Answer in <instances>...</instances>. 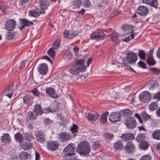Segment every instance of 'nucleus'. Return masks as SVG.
<instances>
[{
    "instance_id": "f257e3e1",
    "label": "nucleus",
    "mask_w": 160,
    "mask_h": 160,
    "mask_svg": "<svg viewBox=\"0 0 160 160\" xmlns=\"http://www.w3.org/2000/svg\"><path fill=\"white\" fill-rule=\"evenodd\" d=\"M84 62L83 59H79L75 60V63L70 68V73L73 75H77L82 71L85 68Z\"/></svg>"
},
{
    "instance_id": "f03ea898",
    "label": "nucleus",
    "mask_w": 160,
    "mask_h": 160,
    "mask_svg": "<svg viewBox=\"0 0 160 160\" xmlns=\"http://www.w3.org/2000/svg\"><path fill=\"white\" fill-rule=\"evenodd\" d=\"M91 150L90 146L85 142L79 143L77 148V152L80 155H88Z\"/></svg>"
},
{
    "instance_id": "7ed1b4c3",
    "label": "nucleus",
    "mask_w": 160,
    "mask_h": 160,
    "mask_svg": "<svg viewBox=\"0 0 160 160\" xmlns=\"http://www.w3.org/2000/svg\"><path fill=\"white\" fill-rule=\"evenodd\" d=\"M125 124L127 128L132 129L136 127L137 123L136 120L133 117L129 116L125 120Z\"/></svg>"
},
{
    "instance_id": "20e7f679",
    "label": "nucleus",
    "mask_w": 160,
    "mask_h": 160,
    "mask_svg": "<svg viewBox=\"0 0 160 160\" xmlns=\"http://www.w3.org/2000/svg\"><path fill=\"white\" fill-rule=\"evenodd\" d=\"M139 98L141 102L148 103L151 99V95L148 92L145 91L139 95Z\"/></svg>"
},
{
    "instance_id": "39448f33",
    "label": "nucleus",
    "mask_w": 160,
    "mask_h": 160,
    "mask_svg": "<svg viewBox=\"0 0 160 160\" xmlns=\"http://www.w3.org/2000/svg\"><path fill=\"white\" fill-rule=\"evenodd\" d=\"M125 151L129 154L133 153L136 149L134 144L131 142H128L124 147Z\"/></svg>"
},
{
    "instance_id": "423d86ee",
    "label": "nucleus",
    "mask_w": 160,
    "mask_h": 160,
    "mask_svg": "<svg viewBox=\"0 0 160 160\" xmlns=\"http://www.w3.org/2000/svg\"><path fill=\"white\" fill-rule=\"evenodd\" d=\"M106 36L102 32H94L91 34L90 38L92 39L100 40L104 39Z\"/></svg>"
},
{
    "instance_id": "0eeeda50",
    "label": "nucleus",
    "mask_w": 160,
    "mask_h": 160,
    "mask_svg": "<svg viewBox=\"0 0 160 160\" xmlns=\"http://www.w3.org/2000/svg\"><path fill=\"white\" fill-rule=\"evenodd\" d=\"M16 21L12 19L7 20L5 24V29L7 31H12L15 28Z\"/></svg>"
},
{
    "instance_id": "6e6552de",
    "label": "nucleus",
    "mask_w": 160,
    "mask_h": 160,
    "mask_svg": "<svg viewBox=\"0 0 160 160\" xmlns=\"http://www.w3.org/2000/svg\"><path fill=\"white\" fill-rule=\"evenodd\" d=\"M126 59L129 63L133 64L136 62L138 59V57L136 53L129 52L127 54Z\"/></svg>"
},
{
    "instance_id": "1a4fd4ad",
    "label": "nucleus",
    "mask_w": 160,
    "mask_h": 160,
    "mask_svg": "<svg viewBox=\"0 0 160 160\" xmlns=\"http://www.w3.org/2000/svg\"><path fill=\"white\" fill-rule=\"evenodd\" d=\"M40 8L42 10L40 11L41 14H44L45 12V10L48 8L49 6V2L48 0H39Z\"/></svg>"
},
{
    "instance_id": "9d476101",
    "label": "nucleus",
    "mask_w": 160,
    "mask_h": 160,
    "mask_svg": "<svg viewBox=\"0 0 160 160\" xmlns=\"http://www.w3.org/2000/svg\"><path fill=\"white\" fill-rule=\"evenodd\" d=\"M59 145V143L57 141H50L47 142V147L51 151L57 150L58 148Z\"/></svg>"
},
{
    "instance_id": "9b49d317",
    "label": "nucleus",
    "mask_w": 160,
    "mask_h": 160,
    "mask_svg": "<svg viewBox=\"0 0 160 160\" xmlns=\"http://www.w3.org/2000/svg\"><path fill=\"white\" fill-rule=\"evenodd\" d=\"M121 114L119 112H112L110 116H109V119L112 122H115L119 120L121 117Z\"/></svg>"
},
{
    "instance_id": "f8f14e48",
    "label": "nucleus",
    "mask_w": 160,
    "mask_h": 160,
    "mask_svg": "<svg viewBox=\"0 0 160 160\" xmlns=\"http://www.w3.org/2000/svg\"><path fill=\"white\" fill-rule=\"evenodd\" d=\"M148 10L147 8L142 6H139L138 8L137 12L141 16L145 17L148 13Z\"/></svg>"
},
{
    "instance_id": "ddd939ff",
    "label": "nucleus",
    "mask_w": 160,
    "mask_h": 160,
    "mask_svg": "<svg viewBox=\"0 0 160 160\" xmlns=\"http://www.w3.org/2000/svg\"><path fill=\"white\" fill-rule=\"evenodd\" d=\"M36 138L37 141L42 144L44 143L46 141L44 134L41 131H38L35 134Z\"/></svg>"
},
{
    "instance_id": "4468645a",
    "label": "nucleus",
    "mask_w": 160,
    "mask_h": 160,
    "mask_svg": "<svg viewBox=\"0 0 160 160\" xmlns=\"http://www.w3.org/2000/svg\"><path fill=\"white\" fill-rule=\"evenodd\" d=\"M134 117L138 119L140 123L142 124L143 123L142 118L143 121H146L150 118V116L145 112L142 113L141 116L138 114L136 113L134 115Z\"/></svg>"
},
{
    "instance_id": "2eb2a0df",
    "label": "nucleus",
    "mask_w": 160,
    "mask_h": 160,
    "mask_svg": "<svg viewBox=\"0 0 160 160\" xmlns=\"http://www.w3.org/2000/svg\"><path fill=\"white\" fill-rule=\"evenodd\" d=\"M121 139L125 141H132L134 139L135 136L132 133H128L122 134L120 136Z\"/></svg>"
},
{
    "instance_id": "dca6fc26",
    "label": "nucleus",
    "mask_w": 160,
    "mask_h": 160,
    "mask_svg": "<svg viewBox=\"0 0 160 160\" xmlns=\"http://www.w3.org/2000/svg\"><path fill=\"white\" fill-rule=\"evenodd\" d=\"M58 138L60 141L63 142L69 140L71 138V136L69 133L62 132L59 134Z\"/></svg>"
},
{
    "instance_id": "f3484780",
    "label": "nucleus",
    "mask_w": 160,
    "mask_h": 160,
    "mask_svg": "<svg viewBox=\"0 0 160 160\" xmlns=\"http://www.w3.org/2000/svg\"><path fill=\"white\" fill-rule=\"evenodd\" d=\"M46 92L49 97L53 98H57L58 97V96L57 95L54 89L52 88H47L46 90Z\"/></svg>"
},
{
    "instance_id": "a211bd4d",
    "label": "nucleus",
    "mask_w": 160,
    "mask_h": 160,
    "mask_svg": "<svg viewBox=\"0 0 160 160\" xmlns=\"http://www.w3.org/2000/svg\"><path fill=\"white\" fill-rule=\"evenodd\" d=\"M38 71L39 73L42 75H45L48 71V67L47 64L42 63L39 66Z\"/></svg>"
},
{
    "instance_id": "6ab92c4d",
    "label": "nucleus",
    "mask_w": 160,
    "mask_h": 160,
    "mask_svg": "<svg viewBox=\"0 0 160 160\" xmlns=\"http://www.w3.org/2000/svg\"><path fill=\"white\" fill-rule=\"evenodd\" d=\"M1 142L4 143L8 144L11 142V140L9 134L4 133L1 138Z\"/></svg>"
},
{
    "instance_id": "aec40b11",
    "label": "nucleus",
    "mask_w": 160,
    "mask_h": 160,
    "mask_svg": "<svg viewBox=\"0 0 160 160\" xmlns=\"http://www.w3.org/2000/svg\"><path fill=\"white\" fill-rule=\"evenodd\" d=\"M142 2L156 8H158V4L157 0H142Z\"/></svg>"
},
{
    "instance_id": "412c9836",
    "label": "nucleus",
    "mask_w": 160,
    "mask_h": 160,
    "mask_svg": "<svg viewBox=\"0 0 160 160\" xmlns=\"http://www.w3.org/2000/svg\"><path fill=\"white\" fill-rule=\"evenodd\" d=\"M33 111L34 112L37 114V115H41L44 113L41 106L38 104L35 105Z\"/></svg>"
},
{
    "instance_id": "4be33fe9",
    "label": "nucleus",
    "mask_w": 160,
    "mask_h": 160,
    "mask_svg": "<svg viewBox=\"0 0 160 160\" xmlns=\"http://www.w3.org/2000/svg\"><path fill=\"white\" fill-rule=\"evenodd\" d=\"M14 138L16 141L19 143H22L23 141V137L20 132H18L15 134Z\"/></svg>"
},
{
    "instance_id": "5701e85b",
    "label": "nucleus",
    "mask_w": 160,
    "mask_h": 160,
    "mask_svg": "<svg viewBox=\"0 0 160 160\" xmlns=\"http://www.w3.org/2000/svg\"><path fill=\"white\" fill-rule=\"evenodd\" d=\"M110 37L112 40L117 43H119L120 40L118 38V34L116 32H113L110 34Z\"/></svg>"
},
{
    "instance_id": "b1692460",
    "label": "nucleus",
    "mask_w": 160,
    "mask_h": 160,
    "mask_svg": "<svg viewBox=\"0 0 160 160\" xmlns=\"http://www.w3.org/2000/svg\"><path fill=\"white\" fill-rule=\"evenodd\" d=\"M133 28L132 26H129L128 25H123L122 26V28L123 30L125 31H128L130 30V31L129 32L130 33L131 31V39H133L134 38V37L135 36V34H132V28Z\"/></svg>"
},
{
    "instance_id": "393cba45",
    "label": "nucleus",
    "mask_w": 160,
    "mask_h": 160,
    "mask_svg": "<svg viewBox=\"0 0 160 160\" xmlns=\"http://www.w3.org/2000/svg\"><path fill=\"white\" fill-rule=\"evenodd\" d=\"M32 98L29 95L25 96L23 98L24 102L28 105H31L32 104Z\"/></svg>"
},
{
    "instance_id": "a878e982",
    "label": "nucleus",
    "mask_w": 160,
    "mask_h": 160,
    "mask_svg": "<svg viewBox=\"0 0 160 160\" xmlns=\"http://www.w3.org/2000/svg\"><path fill=\"white\" fill-rule=\"evenodd\" d=\"M37 115L35 113L33 112L32 111L28 112L27 115V119L29 120H35L37 116Z\"/></svg>"
},
{
    "instance_id": "bb28decb",
    "label": "nucleus",
    "mask_w": 160,
    "mask_h": 160,
    "mask_svg": "<svg viewBox=\"0 0 160 160\" xmlns=\"http://www.w3.org/2000/svg\"><path fill=\"white\" fill-rule=\"evenodd\" d=\"M30 155L26 152H22L19 155V158L22 160H25L30 158Z\"/></svg>"
},
{
    "instance_id": "cd10ccee",
    "label": "nucleus",
    "mask_w": 160,
    "mask_h": 160,
    "mask_svg": "<svg viewBox=\"0 0 160 160\" xmlns=\"http://www.w3.org/2000/svg\"><path fill=\"white\" fill-rule=\"evenodd\" d=\"M98 118V114H93L88 113V114L87 118L88 120L91 121H96Z\"/></svg>"
},
{
    "instance_id": "c85d7f7f",
    "label": "nucleus",
    "mask_w": 160,
    "mask_h": 160,
    "mask_svg": "<svg viewBox=\"0 0 160 160\" xmlns=\"http://www.w3.org/2000/svg\"><path fill=\"white\" fill-rule=\"evenodd\" d=\"M152 136L154 139L160 140V129H157L154 131L152 133Z\"/></svg>"
},
{
    "instance_id": "c756f323",
    "label": "nucleus",
    "mask_w": 160,
    "mask_h": 160,
    "mask_svg": "<svg viewBox=\"0 0 160 160\" xmlns=\"http://www.w3.org/2000/svg\"><path fill=\"white\" fill-rule=\"evenodd\" d=\"M114 147L116 150H121L122 149L124 146L120 141H118L114 144Z\"/></svg>"
},
{
    "instance_id": "7c9ffc66",
    "label": "nucleus",
    "mask_w": 160,
    "mask_h": 160,
    "mask_svg": "<svg viewBox=\"0 0 160 160\" xmlns=\"http://www.w3.org/2000/svg\"><path fill=\"white\" fill-rule=\"evenodd\" d=\"M146 138V135L145 133H140L136 137V141L139 142H143Z\"/></svg>"
},
{
    "instance_id": "2f4dec72",
    "label": "nucleus",
    "mask_w": 160,
    "mask_h": 160,
    "mask_svg": "<svg viewBox=\"0 0 160 160\" xmlns=\"http://www.w3.org/2000/svg\"><path fill=\"white\" fill-rule=\"evenodd\" d=\"M32 147V143L31 142H24L21 145V148L24 150H29Z\"/></svg>"
},
{
    "instance_id": "473e14b6",
    "label": "nucleus",
    "mask_w": 160,
    "mask_h": 160,
    "mask_svg": "<svg viewBox=\"0 0 160 160\" xmlns=\"http://www.w3.org/2000/svg\"><path fill=\"white\" fill-rule=\"evenodd\" d=\"M139 147L140 148L143 150H146L148 149L149 146V144L146 141L142 142H140L139 144Z\"/></svg>"
},
{
    "instance_id": "72a5a7b5",
    "label": "nucleus",
    "mask_w": 160,
    "mask_h": 160,
    "mask_svg": "<svg viewBox=\"0 0 160 160\" xmlns=\"http://www.w3.org/2000/svg\"><path fill=\"white\" fill-rule=\"evenodd\" d=\"M40 11H38L35 10H30L29 12L28 15L30 17H33L36 18L40 16Z\"/></svg>"
},
{
    "instance_id": "f704fd0d",
    "label": "nucleus",
    "mask_w": 160,
    "mask_h": 160,
    "mask_svg": "<svg viewBox=\"0 0 160 160\" xmlns=\"http://www.w3.org/2000/svg\"><path fill=\"white\" fill-rule=\"evenodd\" d=\"M24 138L25 140L29 142L34 139V137L31 132H27L26 133L24 136Z\"/></svg>"
},
{
    "instance_id": "c9c22d12",
    "label": "nucleus",
    "mask_w": 160,
    "mask_h": 160,
    "mask_svg": "<svg viewBox=\"0 0 160 160\" xmlns=\"http://www.w3.org/2000/svg\"><path fill=\"white\" fill-rule=\"evenodd\" d=\"M109 112H106L103 114L101 117L100 122L102 123H105L107 121V117Z\"/></svg>"
},
{
    "instance_id": "e433bc0d",
    "label": "nucleus",
    "mask_w": 160,
    "mask_h": 160,
    "mask_svg": "<svg viewBox=\"0 0 160 160\" xmlns=\"http://www.w3.org/2000/svg\"><path fill=\"white\" fill-rule=\"evenodd\" d=\"M74 149L75 148L73 146V144L72 143H70L64 148V152H74Z\"/></svg>"
},
{
    "instance_id": "4c0bfd02",
    "label": "nucleus",
    "mask_w": 160,
    "mask_h": 160,
    "mask_svg": "<svg viewBox=\"0 0 160 160\" xmlns=\"http://www.w3.org/2000/svg\"><path fill=\"white\" fill-rule=\"evenodd\" d=\"M17 32H8L6 35L7 39L8 40H12L15 36V34H17Z\"/></svg>"
},
{
    "instance_id": "58836bf2",
    "label": "nucleus",
    "mask_w": 160,
    "mask_h": 160,
    "mask_svg": "<svg viewBox=\"0 0 160 160\" xmlns=\"http://www.w3.org/2000/svg\"><path fill=\"white\" fill-rule=\"evenodd\" d=\"M60 105L59 103H53L51 105V108L52 112H55L58 110L60 107Z\"/></svg>"
},
{
    "instance_id": "ea45409f",
    "label": "nucleus",
    "mask_w": 160,
    "mask_h": 160,
    "mask_svg": "<svg viewBox=\"0 0 160 160\" xmlns=\"http://www.w3.org/2000/svg\"><path fill=\"white\" fill-rule=\"evenodd\" d=\"M158 107V103L156 102H154L151 103L149 106V109L151 111H153L157 109Z\"/></svg>"
},
{
    "instance_id": "a19ab883",
    "label": "nucleus",
    "mask_w": 160,
    "mask_h": 160,
    "mask_svg": "<svg viewBox=\"0 0 160 160\" xmlns=\"http://www.w3.org/2000/svg\"><path fill=\"white\" fill-rule=\"evenodd\" d=\"M147 62L150 66H153L156 63V62L153 57H148Z\"/></svg>"
},
{
    "instance_id": "79ce46f5",
    "label": "nucleus",
    "mask_w": 160,
    "mask_h": 160,
    "mask_svg": "<svg viewBox=\"0 0 160 160\" xmlns=\"http://www.w3.org/2000/svg\"><path fill=\"white\" fill-rule=\"evenodd\" d=\"M139 52L138 53V55L140 58L143 60H145L146 59V54L143 50H139Z\"/></svg>"
},
{
    "instance_id": "37998d69",
    "label": "nucleus",
    "mask_w": 160,
    "mask_h": 160,
    "mask_svg": "<svg viewBox=\"0 0 160 160\" xmlns=\"http://www.w3.org/2000/svg\"><path fill=\"white\" fill-rule=\"evenodd\" d=\"M81 4V0H74L73 2V8H79Z\"/></svg>"
},
{
    "instance_id": "c03bdc74",
    "label": "nucleus",
    "mask_w": 160,
    "mask_h": 160,
    "mask_svg": "<svg viewBox=\"0 0 160 160\" xmlns=\"http://www.w3.org/2000/svg\"><path fill=\"white\" fill-rule=\"evenodd\" d=\"M78 127L77 125L75 124H73L72 127L70 128V129L72 133H76L78 131Z\"/></svg>"
},
{
    "instance_id": "a18cd8bd",
    "label": "nucleus",
    "mask_w": 160,
    "mask_h": 160,
    "mask_svg": "<svg viewBox=\"0 0 160 160\" xmlns=\"http://www.w3.org/2000/svg\"><path fill=\"white\" fill-rule=\"evenodd\" d=\"M82 4L86 8H89L91 6V3L89 0H83Z\"/></svg>"
},
{
    "instance_id": "49530a36",
    "label": "nucleus",
    "mask_w": 160,
    "mask_h": 160,
    "mask_svg": "<svg viewBox=\"0 0 160 160\" xmlns=\"http://www.w3.org/2000/svg\"><path fill=\"white\" fill-rule=\"evenodd\" d=\"M20 20H23L25 27L32 26L33 25L32 22L28 21L26 19H22Z\"/></svg>"
},
{
    "instance_id": "de8ad7c7",
    "label": "nucleus",
    "mask_w": 160,
    "mask_h": 160,
    "mask_svg": "<svg viewBox=\"0 0 160 160\" xmlns=\"http://www.w3.org/2000/svg\"><path fill=\"white\" fill-rule=\"evenodd\" d=\"M53 48H50L48 51V55L51 58H54L55 55V51L53 50Z\"/></svg>"
},
{
    "instance_id": "09e8293b",
    "label": "nucleus",
    "mask_w": 160,
    "mask_h": 160,
    "mask_svg": "<svg viewBox=\"0 0 160 160\" xmlns=\"http://www.w3.org/2000/svg\"><path fill=\"white\" fill-rule=\"evenodd\" d=\"M61 43V42L60 40H57L52 44L53 47L52 48L54 49H57L60 46Z\"/></svg>"
},
{
    "instance_id": "8fccbe9b",
    "label": "nucleus",
    "mask_w": 160,
    "mask_h": 160,
    "mask_svg": "<svg viewBox=\"0 0 160 160\" xmlns=\"http://www.w3.org/2000/svg\"><path fill=\"white\" fill-rule=\"evenodd\" d=\"M122 112L125 116H128L132 115L133 113V112L129 109L122 110Z\"/></svg>"
},
{
    "instance_id": "3c124183",
    "label": "nucleus",
    "mask_w": 160,
    "mask_h": 160,
    "mask_svg": "<svg viewBox=\"0 0 160 160\" xmlns=\"http://www.w3.org/2000/svg\"><path fill=\"white\" fill-rule=\"evenodd\" d=\"M104 137L107 140H111L114 138V135L109 132H106L104 134Z\"/></svg>"
},
{
    "instance_id": "603ef678",
    "label": "nucleus",
    "mask_w": 160,
    "mask_h": 160,
    "mask_svg": "<svg viewBox=\"0 0 160 160\" xmlns=\"http://www.w3.org/2000/svg\"><path fill=\"white\" fill-rule=\"evenodd\" d=\"M123 67H124L125 69H127L130 72H133L135 73H136V72L134 71V70L130 67V66L128 65V64L124 63H123Z\"/></svg>"
},
{
    "instance_id": "864d4df0",
    "label": "nucleus",
    "mask_w": 160,
    "mask_h": 160,
    "mask_svg": "<svg viewBox=\"0 0 160 160\" xmlns=\"http://www.w3.org/2000/svg\"><path fill=\"white\" fill-rule=\"evenodd\" d=\"M138 65L139 67L143 69H146L147 68L146 64L142 61H140L138 63Z\"/></svg>"
},
{
    "instance_id": "5fc2aeb1",
    "label": "nucleus",
    "mask_w": 160,
    "mask_h": 160,
    "mask_svg": "<svg viewBox=\"0 0 160 160\" xmlns=\"http://www.w3.org/2000/svg\"><path fill=\"white\" fill-rule=\"evenodd\" d=\"M31 92L36 96H38L40 95V92L36 88H34L32 89Z\"/></svg>"
},
{
    "instance_id": "6e6d98bb",
    "label": "nucleus",
    "mask_w": 160,
    "mask_h": 160,
    "mask_svg": "<svg viewBox=\"0 0 160 160\" xmlns=\"http://www.w3.org/2000/svg\"><path fill=\"white\" fill-rule=\"evenodd\" d=\"M78 33L77 32H73L70 33L69 35H68V38L69 39H71L78 35Z\"/></svg>"
},
{
    "instance_id": "4d7b16f0",
    "label": "nucleus",
    "mask_w": 160,
    "mask_h": 160,
    "mask_svg": "<svg viewBox=\"0 0 160 160\" xmlns=\"http://www.w3.org/2000/svg\"><path fill=\"white\" fill-rule=\"evenodd\" d=\"M120 13V11L118 10H115L113 11L111 14V17H114L118 15Z\"/></svg>"
},
{
    "instance_id": "13d9d810",
    "label": "nucleus",
    "mask_w": 160,
    "mask_h": 160,
    "mask_svg": "<svg viewBox=\"0 0 160 160\" xmlns=\"http://www.w3.org/2000/svg\"><path fill=\"white\" fill-rule=\"evenodd\" d=\"M151 157L148 155H144L143 156L140 158L139 160H151Z\"/></svg>"
},
{
    "instance_id": "bf43d9fd",
    "label": "nucleus",
    "mask_w": 160,
    "mask_h": 160,
    "mask_svg": "<svg viewBox=\"0 0 160 160\" xmlns=\"http://www.w3.org/2000/svg\"><path fill=\"white\" fill-rule=\"evenodd\" d=\"M52 121L50 119L48 118H45L44 121V123L45 124V125H50L51 123L52 122Z\"/></svg>"
},
{
    "instance_id": "052dcab7",
    "label": "nucleus",
    "mask_w": 160,
    "mask_h": 160,
    "mask_svg": "<svg viewBox=\"0 0 160 160\" xmlns=\"http://www.w3.org/2000/svg\"><path fill=\"white\" fill-rule=\"evenodd\" d=\"M65 155L66 156L71 157L75 154V153L73 152H64Z\"/></svg>"
},
{
    "instance_id": "680f3d73",
    "label": "nucleus",
    "mask_w": 160,
    "mask_h": 160,
    "mask_svg": "<svg viewBox=\"0 0 160 160\" xmlns=\"http://www.w3.org/2000/svg\"><path fill=\"white\" fill-rule=\"evenodd\" d=\"M13 85L12 84H9L8 85V88H6L5 91L8 92L10 91H11V92H12V90L13 89Z\"/></svg>"
},
{
    "instance_id": "e2e57ef3",
    "label": "nucleus",
    "mask_w": 160,
    "mask_h": 160,
    "mask_svg": "<svg viewBox=\"0 0 160 160\" xmlns=\"http://www.w3.org/2000/svg\"><path fill=\"white\" fill-rule=\"evenodd\" d=\"M21 22H20L19 26H18V28L20 30H22L25 27L23 20H21Z\"/></svg>"
},
{
    "instance_id": "0e129e2a",
    "label": "nucleus",
    "mask_w": 160,
    "mask_h": 160,
    "mask_svg": "<svg viewBox=\"0 0 160 160\" xmlns=\"http://www.w3.org/2000/svg\"><path fill=\"white\" fill-rule=\"evenodd\" d=\"M99 146V144L98 143H97L94 142L92 146V148L93 150L97 149Z\"/></svg>"
},
{
    "instance_id": "69168bd1",
    "label": "nucleus",
    "mask_w": 160,
    "mask_h": 160,
    "mask_svg": "<svg viewBox=\"0 0 160 160\" xmlns=\"http://www.w3.org/2000/svg\"><path fill=\"white\" fill-rule=\"evenodd\" d=\"M153 99H158V100H160V92H159L155 93L153 96Z\"/></svg>"
},
{
    "instance_id": "338daca9",
    "label": "nucleus",
    "mask_w": 160,
    "mask_h": 160,
    "mask_svg": "<svg viewBox=\"0 0 160 160\" xmlns=\"http://www.w3.org/2000/svg\"><path fill=\"white\" fill-rule=\"evenodd\" d=\"M44 110L45 111L44 113H48L50 112H52L51 107H48L44 108Z\"/></svg>"
},
{
    "instance_id": "774afa93",
    "label": "nucleus",
    "mask_w": 160,
    "mask_h": 160,
    "mask_svg": "<svg viewBox=\"0 0 160 160\" xmlns=\"http://www.w3.org/2000/svg\"><path fill=\"white\" fill-rule=\"evenodd\" d=\"M154 50V48H152L149 51V52L147 55L148 57H152Z\"/></svg>"
}]
</instances>
